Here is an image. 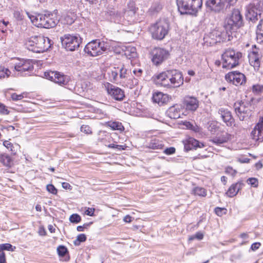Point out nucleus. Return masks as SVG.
I'll return each mask as SVG.
<instances>
[{"label":"nucleus","instance_id":"1","mask_svg":"<svg viewBox=\"0 0 263 263\" xmlns=\"http://www.w3.org/2000/svg\"><path fill=\"white\" fill-rule=\"evenodd\" d=\"M155 83L167 88L179 87L183 84L181 71L176 69H168L154 77Z\"/></svg>","mask_w":263,"mask_h":263},{"label":"nucleus","instance_id":"2","mask_svg":"<svg viewBox=\"0 0 263 263\" xmlns=\"http://www.w3.org/2000/svg\"><path fill=\"white\" fill-rule=\"evenodd\" d=\"M131 74V70L122 65L114 67L109 76L111 82L132 89L138 85V82L136 79H130Z\"/></svg>","mask_w":263,"mask_h":263},{"label":"nucleus","instance_id":"3","mask_svg":"<svg viewBox=\"0 0 263 263\" xmlns=\"http://www.w3.org/2000/svg\"><path fill=\"white\" fill-rule=\"evenodd\" d=\"M28 16L35 26L46 29L54 28L60 21L57 13L54 12H46L44 14L40 13L36 15H28Z\"/></svg>","mask_w":263,"mask_h":263},{"label":"nucleus","instance_id":"4","mask_svg":"<svg viewBox=\"0 0 263 263\" xmlns=\"http://www.w3.org/2000/svg\"><path fill=\"white\" fill-rule=\"evenodd\" d=\"M111 41L94 40L87 43L84 51L88 55L97 57L110 51L113 48Z\"/></svg>","mask_w":263,"mask_h":263},{"label":"nucleus","instance_id":"5","mask_svg":"<svg viewBox=\"0 0 263 263\" xmlns=\"http://www.w3.org/2000/svg\"><path fill=\"white\" fill-rule=\"evenodd\" d=\"M52 41L42 35L33 36L26 41L25 46L28 50L35 53H43L48 50Z\"/></svg>","mask_w":263,"mask_h":263},{"label":"nucleus","instance_id":"6","mask_svg":"<svg viewBox=\"0 0 263 263\" xmlns=\"http://www.w3.org/2000/svg\"><path fill=\"white\" fill-rule=\"evenodd\" d=\"M176 3L181 15H196L202 6V0H176Z\"/></svg>","mask_w":263,"mask_h":263},{"label":"nucleus","instance_id":"7","mask_svg":"<svg viewBox=\"0 0 263 263\" xmlns=\"http://www.w3.org/2000/svg\"><path fill=\"white\" fill-rule=\"evenodd\" d=\"M242 25V18L240 11L238 9H234L231 15L225 19L223 27L233 36V34Z\"/></svg>","mask_w":263,"mask_h":263},{"label":"nucleus","instance_id":"8","mask_svg":"<svg viewBox=\"0 0 263 263\" xmlns=\"http://www.w3.org/2000/svg\"><path fill=\"white\" fill-rule=\"evenodd\" d=\"M153 39L162 40L167 34L169 30V24L165 20H160L152 24L149 29Z\"/></svg>","mask_w":263,"mask_h":263},{"label":"nucleus","instance_id":"9","mask_svg":"<svg viewBox=\"0 0 263 263\" xmlns=\"http://www.w3.org/2000/svg\"><path fill=\"white\" fill-rule=\"evenodd\" d=\"M242 57L240 52H237L233 49H228L222 54V67L232 69L239 64V61Z\"/></svg>","mask_w":263,"mask_h":263},{"label":"nucleus","instance_id":"10","mask_svg":"<svg viewBox=\"0 0 263 263\" xmlns=\"http://www.w3.org/2000/svg\"><path fill=\"white\" fill-rule=\"evenodd\" d=\"M61 40L63 47L67 51H72L80 47L82 39L78 34H66L61 37Z\"/></svg>","mask_w":263,"mask_h":263},{"label":"nucleus","instance_id":"11","mask_svg":"<svg viewBox=\"0 0 263 263\" xmlns=\"http://www.w3.org/2000/svg\"><path fill=\"white\" fill-rule=\"evenodd\" d=\"M249 146L254 147L263 141V117H261L255 126L250 134Z\"/></svg>","mask_w":263,"mask_h":263},{"label":"nucleus","instance_id":"12","mask_svg":"<svg viewBox=\"0 0 263 263\" xmlns=\"http://www.w3.org/2000/svg\"><path fill=\"white\" fill-rule=\"evenodd\" d=\"M153 64L157 66L161 65L170 57L169 51L164 48L155 47L150 53Z\"/></svg>","mask_w":263,"mask_h":263},{"label":"nucleus","instance_id":"13","mask_svg":"<svg viewBox=\"0 0 263 263\" xmlns=\"http://www.w3.org/2000/svg\"><path fill=\"white\" fill-rule=\"evenodd\" d=\"M237 0H208L205 3L206 8L215 12H219L225 7L233 5Z\"/></svg>","mask_w":263,"mask_h":263},{"label":"nucleus","instance_id":"14","mask_svg":"<svg viewBox=\"0 0 263 263\" xmlns=\"http://www.w3.org/2000/svg\"><path fill=\"white\" fill-rule=\"evenodd\" d=\"M44 76L47 79L53 81L62 86L68 85L70 81V78L69 76L59 71H50L45 72Z\"/></svg>","mask_w":263,"mask_h":263},{"label":"nucleus","instance_id":"15","mask_svg":"<svg viewBox=\"0 0 263 263\" xmlns=\"http://www.w3.org/2000/svg\"><path fill=\"white\" fill-rule=\"evenodd\" d=\"M33 68V63L30 60H18L14 64V69L19 72L22 76L29 75Z\"/></svg>","mask_w":263,"mask_h":263},{"label":"nucleus","instance_id":"16","mask_svg":"<svg viewBox=\"0 0 263 263\" xmlns=\"http://www.w3.org/2000/svg\"><path fill=\"white\" fill-rule=\"evenodd\" d=\"M209 37L214 41V43L231 41L233 36L228 31H221L218 29L213 30L210 32Z\"/></svg>","mask_w":263,"mask_h":263},{"label":"nucleus","instance_id":"17","mask_svg":"<svg viewBox=\"0 0 263 263\" xmlns=\"http://www.w3.org/2000/svg\"><path fill=\"white\" fill-rule=\"evenodd\" d=\"M105 87L108 94L115 100L121 101L124 98V91L121 88L115 86L110 83H107L105 85Z\"/></svg>","mask_w":263,"mask_h":263},{"label":"nucleus","instance_id":"18","mask_svg":"<svg viewBox=\"0 0 263 263\" xmlns=\"http://www.w3.org/2000/svg\"><path fill=\"white\" fill-rule=\"evenodd\" d=\"M225 79L228 82H232L236 86L242 85L246 81V76L238 71H231L226 74Z\"/></svg>","mask_w":263,"mask_h":263},{"label":"nucleus","instance_id":"19","mask_svg":"<svg viewBox=\"0 0 263 263\" xmlns=\"http://www.w3.org/2000/svg\"><path fill=\"white\" fill-rule=\"evenodd\" d=\"M218 113L228 126H235V120L231 111L228 109L220 108L218 109Z\"/></svg>","mask_w":263,"mask_h":263},{"label":"nucleus","instance_id":"20","mask_svg":"<svg viewBox=\"0 0 263 263\" xmlns=\"http://www.w3.org/2000/svg\"><path fill=\"white\" fill-rule=\"evenodd\" d=\"M254 49L250 52L248 55L250 65L253 66L255 70L258 69L260 66L259 54H258V49L256 48L255 45H252Z\"/></svg>","mask_w":263,"mask_h":263},{"label":"nucleus","instance_id":"21","mask_svg":"<svg viewBox=\"0 0 263 263\" xmlns=\"http://www.w3.org/2000/svg\"><path fill=\"white\" fill-rule=\"evenodd\" d=\"M234 107L239 120L244 121L247 116V102L243 101L236 102L234 103Z\"/></svg>","mask_w":263,"mask_h":263},{"label":"nucleus","instance_id":"22","mask_svg":"<svg viewBox=\"0 0 263 263\" xmlns=\"http://www.w3.org/2000/svg\"><path fill=\"white\" fill-rule=\"evenodd\" d=\"M184 105L186 110L194 111L199 107V101L196 97L186 96L184 99Z\"/></svg>","mask_w":263,"mask_h":263},{"label":"nucleus","instance_id":"23","mask_svg":"<svg viewBox=\"0 0 263 263\" xmlns=\"http://www.w3.org/2000/svg\"><path fill=\"white\" fill-rule=\"evenodd\" d=\"M125 10L123 9L122 11H118L115 10H110L107 12V17L111 21L115 23H121L123 20V14Z\"/></svg>","mask_w":263,"mask_h":263},{"label":"nucleus","instance_id":"24","mask_svg":"<svg viewBox=\"0 0 263 263\" xmlns=\"http://www.w3.org/2000/svg\"><path fill=\"white\" fill-rule=\"evenodd\" d=\"M232 135L228 133H223L219 136H216L213 137L210 141L218 146H220L222 144L228 142L229 141L232 139Z\"/></svg>","mask_w":263,"mask_h":263},{"label":"nucleus","instance_id":"25","mask_svg":"<svg viewBox=\"0 0 263 263\" xmlns=\"http://www.w3.org/2000/svg\"><path fill=\"white\" fill-rule=\"evenodd\" d=\"M152 99L154 102L158 103L159 105H162L168 102L171 98L167 94L156 92L153 94Z\"/></svg>","mask_w":263,"mask_h":263},{"label":"nucleus","instance_id":"26","mask_svg":"<svg viewBox=\"0 0 263 263\" xmlns=\"http://www.w3.org/2000/svg\"><path fill=\"white\" fill-rule=\"evenodd\" d=\"M122 50L124 55L129 59L135 58L137 56L136 48L135 47L125 46L122 48Z\"/></svg>","mask_w":263,"mask_h":263},{"label":"nucleus","instance_id":"27","mask_svg":"<svg viewBox=\"0 0 263 263\" xmlns=\"http://www.w3.org/2000/svg\"><path fill=\"white\" fill-rule=\"evenodd\" d=\"M146 147L154 150L162 149L164 147V144L162 141L156 138H154L147 143Z\"/></svg>","mask_w":263,"mask_h":263},{"label":"nucleus","instance_id":"28","mask_svg":"<svg viewBox=\"0 0 263 263\" xmlns=\"http://www.w3.org/2000/svg\"><path fill=\"white\" fill-rule=\"evenodd\" d=\"M167 116L171 119H178L180 117V110L174 106L170 107L166 111Z\"/></svg>","mask_w":263,"mask_h":263},{"label":"nucleus","instance_id":"29","mask_svg":"<svg viewBox=\"0 0 263 263\" xmlns=\"http://www.w3.org/2000/svg\"><path fill=\"white\" fill-rule=\"evenodd\" d=\"M107 126L110 127L112 130H117L120 132L124 130V127L122 123L119 121H109L106 123Z\"/></svg>","mask_w":263,"mask_h":263},{"label":"nucleus","instance_id":"30","mask_svg":"<svg viewBox=\"0 0 263 263\" xmlns=\"http://www.w3.org/2000/svg\"><path fill=\"white\" fill-rule=\"evenodd\" d=\"M241 186L240 183H237L235 184H233L229 187V190L227 192V195L230 197H233L235 196L239 190H240Z\"/></svg>","mask_w":263,"mask_h":263},{"label":"nucleus","instance_id":"31","mask_svg":"<svg viewBox=\"0 0 263 263\" xmlns=\"http://www.w3.org/2000/svg\"><path fill=\"white\" fill-rule=\"evenodd\" d=\"M0 162L4 165L10 167L12 164V159L8 154H3L0 155Z\"/></svg>","mask_w":263,"mask_h":263},{"label":"nucleus","instance_id":"32","mask_svg":"<svg viewBox=\"0 0 263 263\" xmlns=\"http://www.w3.org/2000/svg\"><path fill=\"white\" fill-rule=\"evenodd\" d=\"M192 192L195 195L199 196L204 197L206 195V190L201 187H196L194 188L192 190Z\"/></svg>","mask_w":263,"mask_h":263},{"label":"nucleus","instance_id":"33","mask_svg":"<svg viewBox=\"0 0 263 263\" xmlns=\"http://www.w3.org/2000/svg\"><path fill=\"white\" fill-rule=\"evenodd\" d=\"M248 19L252 22H255L258 20L257 12L254 11V10H248Z\"/></svg>","mask_w":263,"mask_h":263},{"label":"nucleus","instance_id":"34","mask_svg":"<svg viewBox=\"0 0 263 263\" xmlns=\"http://www.w3.org/2000/svg\"><path fill=\"white\" fill-rule=\"evenodd\" d=\"M208 130L212 134H214L219 128L218 123L216 121H212L208 123Z\"/></svg>","mask_w":263,"mask_h":263},{"label":"nucleus","instance_id":"35","mask_svg":"<svg viewBox=\"0 0 263 263\" xmlns=\"http://www.w3.org/2000/svg\"><path fill=\"white\" fill-rule=\"evenodd\" d=\"M189 142L190 143V144H191L193 148L195 149L198 147L201 148L204 146V144L203 143L199 142L198 140L193 138H189Z\"/></svg>","mask_w":263,"mask_h":263},{"label":"nucleus","instance_id":"36","mask_svg":"<svg viewBox=\"0 0 263 263\" xmlns=\"http://www.w3.org/2000/svg\"><path fill=\"white\" fill-rule=\"evenodd\" d=\"M162 9L161 5L158 2L153 3L150 7L149 10L152 14H154L159 12Z\"/></svg>","mask_w":263,"mask_h":263},{"label":"nucleus","instance_id":"37","mask_svg":"<svg viewBox=\"0 0 263 263\" xmlns=\"http://www.w3.org/2000/svg\"><path fill=\"white\" fill-rule=\"evenodd\" d=\"M133 73L134 76L130 75V79H136L137 80L138 84L139 83V79H141L143 73V70L141 68L135 69Z\"/></svg>","mask_w":263,"mask_h":263},{"label":"nucleus","instance_id":"38","mask_svg":"<svg viewBox=\"0 0 263 263\" xmlns=\"http://www.w3.org/2000/svg\"><path fill=\"white\" fill-rule=\"evenodd\" d=\"M15 247L12 246L10 243H6L0 244V252H3L4 250L14 251L15 249Z\"/></svg>","mask_w":263,"mask_h":263},{"label":"nucleus","instance_id":"39","mask_svg":"<svg viewBox=\"0 0 263 263\" xmlns=\"http://www.w3.org/2000/svg\"><path fill=\"white\" fill-rule=\"evenodd\" d=\"M11 73L10 71L3 66H0V79L8 78Z\"/></svg>","mask_w":263,"mask_h":263},{"label":"nucleus","instance_id":"40","mask_svg":"<svg viewBox=\"0 0 263 263\" xmlns=\"http://www.w3.org/2000/svg\"><path fill=\"white\" fill-rule=\"evenodd\" d=\"M252 92L254 95H259L263 92V85L256 84L252 88Z\"/></svg>","mask_w":263,"mask_h":263},{"label":"nucleus","instance_id":"41","mask_svg":"<svg viewBox=\"0 0 263 263\" xmlns=\"http://www.w3.org/2000/svg\"><path fill=\"white\" fill-rule=\"evenodd\" d=\"M57 252L59 256L63 257L68 253V250L65 246L60 245L57 248Z\"/></svg>","mask_w":263,"mask_h":263},{"label":"nucleus","instance_id":"42","mask_svg":"<svg viewBox=\"0 0 263 263\" xmlns=\"http://www.w3.org/2000/svg\"><path fill=\"white\" fill-rule=\"evenodd\" d=\"M86 238V236L84 234H80L78 235L76 240L74 241V244L76 246H78L81 242L85 241Z\"/></svg>","mask_w":263,"mask_h":263},{"label":"nucleus","instance_id":"43","mask_svg":"<svg viewBox=\"0 0 263 263\" xmlns=\"http://www.w3.org/2000/svg\"><path fill=\"white\" fill-rule=\"evenodd\" d=\"M256 34L257 38L259 36L263 37V19L261 20L257 27Z\"/></svg>","mask_w":263,"mask_h":263},{"label":"nucleus","instance_id":"44","mask_svg":"<svg viewBox=\"0 0 263 263\" xmlns=\"http://www.w3.org/2000/svg\"><path fill=\"white\" fill-rule=\"evenodd\" d=\"M3 145L5 146L10 152H11L12 154H15V151L14 149V147L12 143H11L9 141L6 140L4 141Z\"/></svg>","mask_w":263,"mask_h":263},{"label":"nucleus","instance_id":"45","mask_svg":"<svg viewBox=\"0 0 263 263\" xmlns=\"http://www.w3.org/2000/svg\"><path fill=\"white\" fill-rule=\"evenodd\" d=\"M81 220V216L78 214H73L69 217V221L71 223H78Z\"/></svg>","mask_w":263,"mask_h":263},{"label":"nucleus","instance_id":"46","mask_svg":"<svg viewBox=\"0 0 263 263\" xmlns=\"http://www.w3.org/2000/svg\"><path fill=\"white\" fill-rule=\"evenodd\" d=\"M248 184H250L251 187H257L258 186V180L256 178H249L248 179Z\"/></svg>","mask_w":263,"mask_h":263},{"label":"nucleus","instance_id":"47","mask_svg":"<svg viewBox=\"0 0 263 263\" xmlns=\"http://www.w3.org/2000/svg\"><path fill=\"white\" fill-rule=\"evenodd\" d=\"M214 211L217 216H222L226 214L227 210L224 208L216 207L215 208Z\"/></svg>","mask_w":263,"mask_h":263},{"label":"nucleus","instance_id":"48","mask_svg":"<svg viewBox=\"0 0 263 263\" xmlns=\"http://www.w3.org/2000/svg\"><path fill=\"white\" fill-rule=\"evenodd\" d=\"M25 92H23L20 95H17L16 93H13L11 95V98L12 100L13 101H18L23 99L25 97Z\"/></svg>","mask_w":263,"mask_h":263},{"label":"nucleus","instance_id":"49","mask_svg":"<svg viewBox=\"0 0 263 263\" xmlns=\"http://www.w3.org/2000/svg\"><path fill=\"white\" fill-rule=\"evenodd\" d=\"M46 189L49 193L55 195L57 194L58 191L54 186L52 184H49L46 186Z\"/></svg>","mask_w":263,"mask_h":263},{"label":"nucleus","instance_id":"50","mask_svg":"<svg viewBox=\"0 0 263 263\" xmlns=\"http://www.w3.org/2000/svg\"><path fill=\"white\" fill-rule=\"evenodd\" d=\"M14 17L18 21H21L23 20L24 16L21 11L18 10H15L13 12Z\"/></svg>","mask_w":263,"mask_h":263},{"label":"nucleus","instance_id":"51","mask_svg":"<svg viewBox=\"0 0 263 263\" xmlns=\"http://www.w3.org/2000/svg\"><path fill=\"white\" fill-rule=\"evenodd\" d=\"M81 131L86 134H91L92 133L91 128L87 125H83L81 127Z\"/></svg>","mask_w":263,"mask_h":263},{"label":"nucleus","instance_id":"52","mask_svg":"<svg viewBox=\"0 0 263 263\" xmlns=\"http://www.w3.org/2000/svg\"><path fill=\"white\" fill-rule=\"evenodd\" d=\"M203 234L200 232H197L196 233V234L194 235L191 236L189 238V240H193L194 239H197L198 240H202L203 239Z\"/></svg>","mask_w":263,"mask_h":263},{"label":"nucleus","instance_id":"53","mask_svg":"<svg viewBox=\"0 0 263 263\" xmlns=\"http://www.w3.org/2000/svg\"><path fill=\"white\" fill-rule=\"evenodd\" d=\"M163 152L166 155H171L175 153L176 148L174 147H170L164 149Z\"/></svg>","mask_w":263,"mask_h":263},{"label":"nucleus","instance_id":"54","mask_svg":"<svg viewBox=\"0 0 263 263\" xmlns=\"http://www.w3.org/2000/svg\"><path fill=\"white\" fill-rule=\"evenodd\" d=\"M0 113L3 115H8L9 111L6 106L3 103L0 102Z\"/></svg>","mask_w":263,"mask_h":263},{"label":"nucleus","instance_id":"55","mask_svg":"<svg viewBox=\"0 0 263 263\" xmlns=\"http://www.w3.org/2000/svg\"><path fill=\"white\" fill-rule=\"evenodd\" d=\"M128 8L129 11L132 12L133 13H135L136 11V8L135 7V4L133 1H130L128 4Z\"/></svg>","mask_w":263,"mask_h":263},{"label":"nucleus","instance_id":"56","mask_svg":"<svg viewBox=\"0 0 263 263\" xmlns=\"http://www.w3.org/2000/svg\"><path fill=\"white\" fill-rule=\"evenodd\" d=\"M86 209L85 214L88 216H94V212L95 211V208H85Z\"/></svg>","mask_w":263,"mask_h":263},{"label":"nucleus","instance_id":"57","mask_svg":"<svg viewBox=\"0 0 263 263\" xmlns=\"http://www.w3.org/2000/svg\"><path fill=\"white\" fill-rule=\"evenodd\" d=\"M225 172L226 174L232 176L235 175L236 173V171L231 166H228L226 167Z\"/></svg>","mask_w":263,"mask_h":263},{"label":"nucleus","instance_id":"58","mask_svg":"<svg viewBox=\"0 0 263 263\" xmlns=\"http://www.w3.org/2000/svg\"><path fill=\"white\" fill-rule=\"evenodd\" d=\"M260 246V243L259 242H254L252 244L251 249L252 251H255L259 248Z\"/></svg>","mask_w":263,"mask_h":263},{"label":"nucleus","instance_id":"59","mask_svg":"<svg viewBox=\"0 0 263 263\" xmlns=\"http://www.w3.org/2000/svg\"><path fill=\"white\" fill-rule=\"evenodd\" d=\"M0 263H6L5 254L4 252H0Z\"/></svg>","mask_w":263,"mask_h":263},{"label":"nucleus","instance_id":"60","mask_svg":"<svg viewBox=\"0 0 263 263\" xmlns=\"http://www.w3.org/2000/svg\"><path fill=\"white\" fill-rule=\"evenodd\" d=\"M184 149L186 152L193 149L191 144H190V143L189 142V140H187V143L184 144Z\"/></svg>","mask_w":263,"mask_h":263},{"label":"nucleus","instance_id":"61","mask_svg":"<svg viewBox=\"0 0 263 263\" xmlns=\"http://www.w3.org/2000/svg\"><path fill=\"white\" fill-rule=\"evenodd\" d=\"M254 165L255 166L257 170L260 169L262 167V164L260 161H258L255 163Z\"/></svg>","mask_w":263,"mask_h":263},{"label":"nucleus","instance_id":"62","mask_svg":"<svg viewBox=\"0 0 263 263\" xmlns=\"http://www.w3.org/2000/svg\"><path fill=\"white\" fill-rule=\"evenodd\" d=\"M132 217L128 215H126L123 219V220L125 222H130L132 221Z\"/></svg>","mask_w":263,"mask_h":263},{"label":"nucleus","instance_id":"63","mask_svg":"<svg viewBox=\"0 0 263 263\" xmlns=\"http://www.w3.org/2000/svg\"><path fill=\"white\" fill-rule=\"evenodd\" d=\"M62 187L65 189H71V185L69 183L67 182H63L62 183Z\"/></svg>","mask_w":263,"mask_h":263},{"label":"nucleus","instance_id":"64","mask_svg":"<svg viewBox=\"0 0 263 263\" xmlns=\"http://www.w3.org/2000/svg\"><path fill=\"white\" fill-rule=\"evenodd\" d=\"M77 230L79 232H83L84 230V227L83 226H79L77 227Z\"/></svg>","mask_w":263,"mask_h":263}]
</instances>
